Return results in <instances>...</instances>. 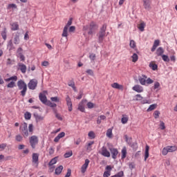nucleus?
I'll return each instance as SVG.
<instances>
[{
  "instance_id": "1",
  "label": "nucleus",
  "mask_w": 177,
  "mask_h": 177,
  "mask_svg": "<svg viewBox=\"0 0 177 177\" xmlns=\"http://www.w3.org/2000/svg\"><path fill=\"white\" fill-rule=\"evenodd\" d=\"M106 30H107V24H104L100 29L98 34L97 35L98 37V42L99 44H102L103 40L104 39V37H107L106 33Z\"/></svg>"
},
{
  "instance_id": "2",
  "label": "nucleus",
  "mask_w": 177,
  "mask_h": 177,
  "mask_svg": "<svg viewBox=\"0 0 177 177\" xmlns=\"http://www.w3.org/2000/svg\"><path fill=\"white\" fill-rule=\"evenodd\" d=\"M17 86L18 89L21 91V95L24 97V96H26V93H27V84H26L24 80H20L17 82Z\"/></svg>"
},
{
  "instance_id": "3",
  "label": "nucleus",
  "mask_w": 177,
  "mask_h": 177,
  "mask_svg": "<svg viewBox=\"0 0 177 177\" xmlns=\"http://www.w3.org/2000/svg\"><path fill=\"white\" fill-rule=\"evenodd\" d=\"M177 147L175 145L173 146H167L166 147L163 148L162 151V154L163 156H167L168 153H174V151H176Z\"/></svg>"
},
{
  "instance_id": "4",
  "label": "nucleus",
  "mask_w": 177,
  "mask_h": 177,
  "mask_svg": "<svg viewBox=\"0 0 177 177\" xmlns=\"http://www.w3.org/2000/svg\"><path fill=\"white\" fill-rule=\"evenodd\" d=\"M38 137L37 136H32L29 138V142L32 149H35L37 145H38Z\"/></svg>"
},
{
  "instance_id": "5",
  "label": "nucleus",
  "mask_w": 177,
  "mask_h": 177,
  "mask_svg": "<svg viewBox=\"0 0 177 177\" xmlns=\"http://www.w3.org/2000/svg\"><path fill=\"white\" fill-rule=\"evenodd\" d=\"M38 85V81L35 79H32L30 80V82L28 84V87L31 91H35V89L37 88V86Z\"/></svg>"
},
{
  "instance_id": "6",
  "label": "nucleus",
  "mask_w": 177,
  "mask_h": 177,
  "mask_svg": "<svg viewBox=\"0 0 177 177\" xmlns=\"http://www.w3.org/2000/svg\"><path fill=\"white\" fill-rule=\"evenodd\" d=\"M96 28H97V25H96V23L91 21L88 27V35H93V32L96 31Z\"/></svg>"
},
{
  "instance_id": "7",
  "label": "nucleus",
  "mask_w": 177,
  "mask_h": 177,
  "mask_svg": "<svg viewBox=\"0 0 177 177\" xmlns=\"http://www.w3.org/2000/svg\"><path fill=\"white\" fill-rule=\"evenodd\" d=\"M71 24H73V18H70V19L67 22V24L64 26V30L62 32V37H68V35L67 33V31H68V27H70Z\"/></svg>"
},
{
  "instance_id": "8",
  "label": "nucleus",
  "mask_w": 177,
  "mask_h": 177,
  "mask_svg": "<svg viewBox=\"0 0 177 177\" xmlns=\"http://www.w3.org/2000/svg\"><path fill=\"white\" fill-rule=\"evenodd\" d=\"M21 131L24 138H27L28 136V127L27 125V123L24 122L23 124L22 127H21Z\"/></svg>"
},
{
  "instance_id": "9",
  "label": "nucleus",
  "mask_w": 177,
  "mask_h": 177,
  "mask_svg": "<svg viewBox=\"0 0 177 177\" xmlns=\"http://www.w3.org/2000/svg\"><path fill=\"white\" fill-rule=\"evenodd\" d=\"M17 57H19L21 62H24L26 60V57L23 55V48L21 47L17 48Z\"/></svg>"
},
{
  "instance_id": "10",
  "label": "nucleus",
  "mask_w": 177,
  "mask_h": 177,
  "mask_svg": "<svg viewBox=\"0 0 177 177\" xmlns=\"http://www.w3.org/2000/svg\"><path fill=\"white\" fill-rule=\"evenodd\" d=\"M89 162H91L89 159H86L85 160L84 164L82 165V166L81 167V172H82V174H85V172H86V169H88V167L89 165Z\"/></svg>"
},
{
  "instance_id": "11",
  "label": "nucleus",
  "mask_w": 177,
  "mask_h": 177,
  "mask_svg": "<svg viewBox=\"0 0 177 177\" xmlns=\"http://www.w3.org/2000/svg\"><path fill=\"white\" fill-rule=\"evenodd\" d=\"M39 160V153H33L32 155V162L33 164H36L37 167H38Z\"/></svg>"
},
{
  "instance_id": "12",
  "label": "nucleus",
  "mask_w": 177,
  "mask_h": 177,
  "mask_svg": "<svg viewBox=\"0 0 177 177\" xmlns=\"http://www.w3.org/2000/svg\"><path fill=\"white\" fill-rule=\"evenodd\" d=\"M39 99L43 104H46V103H48V98H46V95L42 93L39 94Z\"/></svg>"
},
{
  "instance_id": "13",
  "label": "nucleus",
  "mask_w": 177,
  "mask_h": 177,
  "mask_svg": "<svg viewBox=\"0 0 177 177\" xmlns=\"http://www.w3.org/2000/svg\"><path fill=\"white\" fill-rule=\"evenodd\" d=\"M66 104L68 106V111H73V102H71V98L67 95L66 98Z\"/></svg>"
},
{
  "instance_id": "14",
  "label": "nucleus",
  "mask_w": 177,
  "mask_h": 177,
  "mask_svg": "<svg viewBox=\"0 0 177 177\" xmlns=\"http://www.w3.org/2000/svg\"><path fill=\"white\" fill-rule=\"evenodd\" d=\"M132 89L133 91H135V92H137L138 93H142V92H143L144 91L143 86L139 84H137L133 86Z\"/></svg>"
},
{
  "instance_id": "15",
  "label": "nucleus",
  "mask_w": 177,
  "mask_h": 177,
  "mask_svg": "<svg viewBox=\"0 0 177 177\" xmlns=\"http://www.w3.org/2000/svg\"><path fill=\"white\" fill-rule=\"evenodd\" d=\"M101 154L104 157H110V152L109 151V150H107V148L104 146L102 147Z\"/></svg>"
},
{
  "instance_id": "16",
  "label": "nucleus",
  "mask_w": 177,
  "mask_h": 177,
  "mask_svg": "<svg viewBox=\"0 0 177 177\" xmlns=\"http://www.w3.org/2000/svg\"><path fill=\"white\" fill-rule=\"evenodd\" d=\"M109 150L111 151L112 158H113V160H115L117 158V156H118V150L115 148H111L109 149Z\"/></svg>"
},
{
  "instance_id": "17",
  "label": "nucleus",
  "mask_w": 177,
  "mask_h": 177,
  "mask_svg": "<svg viewBox=\"0 0 177 177\" xmlns=\"http://www.w3.org/2000/svg\"><path fill=\"white\" fill-rule=\"evenodd\" d=\"M18 67L23 74H26L27 71V66L24 64L20 62L18 63Z\"/></svg>"
},
{
  "instance_id": "18",
  "label": "nucleus",
  "mask_w": 177,
  "mask_h": 177,
  "mask_svg": "<svg viewBox=\"0 0 177 177\" xmlns=\"http://www.w3.org/2000/svg\"><path fill=\"white\" fill-rule=\"evenodd\" d=\"M126 142L128 143L130 147H132V149H136V147H138V143L132 142L131 139H128V138H126Z\"/></svg>"
},
{
  "instance_id": "19",
  "label": "nucleus",
  "mask_w": 177,
  "mask_h": 177,
  "mask_svg": "<svg viewBox=\"0 0 177 177\" xmlns=\"http://www.w3.org/2000/svg\"><path fill=\"white\" fill-rule=\"evenodd\" d=\"M146 80H147V76L145 75L138 77L139 82L141 85H146Z\"/></svg>"
},
{
  "instance_id": "20",
  "label": "nucleus",
  "mask_w": 177,
  "mask_h": 177,
  "mask_svg": "<svg viewBox=\"0 0 177 177\" xmlns=\"http://www.w3.org/2000/svg\"><path fill=\"white\" fill-rule=\"evenodd\" d=\"M64 136H66V133L64 132H61L59 133L57 136H56L54 139V142H55V143H57V142H59V140H60V139H62V138H64Z\"/></svg>"
},
{
  "instance_id": "21",
  "label": "nucleus",
  "mask_w": 177,
  "mask_h": 177,
  "mask_svg": "<svg viewBox=\"0 0 177 177\" xmlns=\"http://www.w3.org/2000/svg\"><path fill=\"white\" fill-rule=\"evenodd\" d=\"M33 117L35 118L36 122H39L40 121H44V116L40 115L37 113L33 114Z\"/></svg>"
},
{
  "instance_id": "22",
  "label": "nucleus",
  "mask_w": 177,
  "mask_h": 177,
  "mask_svg": "<svg viewBox=\"0 0 177 177\" xmlns=\"http://www.w3.org/2000/svg\"><path fill=\"white\" fill-rule=\"evenodd\" d=\"M143 6L146 10H150L151 7L150 6V0H143Z\"/></svg>"
},
{
  "instance_id": "23",
  "label": "nucleus",
  "mask_w": 177,
  "mask_h": 177,
  "mask_svg": "<svg viewBox=\"0 0 177 177\" xmlns=\"http://www.w3.org/2000/svg\"><path fill=\"white\" fill-rule=\"evenodd\" d=\"M160 46V40L156 39L153 42V45L151 49V52H155L156 49H157V47Z\"/></svg>"
},
{
  "instance_id": "24",
  "label": "nucleus",
  "mask_w": 177,
  "mask_h": 177,
  "mask_svg": "<svg viewBox=\"0 0 177 177\" xmlns=\"http://www.w3.org/2000/svg\"><path fill=\"white\" fill-rule=\"evenodd\" d=\"M12 31H17L19 30V24L17 22H14L10 24Z\"/></svg>"
},
{
  "instance_id": "25",
  "label": "nucleus",
  "mask_w": 177,
  "mask_h": 177,
  "mask_svg": "<svg viewBox=\"0 0 177 177\" xmlns=\"http://www.w3.org/2000/svg\"><path fill=\"white\" fill-rule=\"evenodd\" d=\"M7 48L10 51L13 50V49H15V46H13V41L12 39L8 41Z\"/></svg>"
},
{
  "instance_id": "26",
  "label": "nucleus",
  "mask_w": 177,
  "mask_h": 177,
  "mask_svg": "<svg viewBox=\"0 0 177 177\" xmlns=\"http://www.w3.org/2000/svg\"><path fill=\"white\" fill-rule=\"evenodd\" d=\"M145 27H146V23L142 21L140 24H138V28L140 31L143 32L145 31Z\"/></svg>"
},
{
  "instance_id": "27",
  "label": "nucleus",
  "mask_w": 177,
  "mask_h": 177,
  "mask_svg": "<svg viewBox=\"0 0 177 177\" xmlns=\"http://www.w3.org/2000/svg\"><path fill=\"white\" fill-rule=\"evenodd\" d=\"M62 171H63V165H59L55 169V175H60V174H62Z\"/></svg>"
},
{
  "instance_id": "28",
  "label": "nucleus",
  "mask_w": 177,
  "mask_h": 177,
  "mask_svg": "<svg viewBox=\"0 0 177 177\" xmlns=\"http://www.w3.org/2000/svg\"><path fill=\"white\" fill-rule=\"evenodd\" d=\"M106 120V115H100L97 120V124L98 125H100V124H102V120Z\"/></svg>"
},
{
  "instance_id": "29",
  "label": "nucleus",
  "mask_w": 177,
  "mask_h": 177,
  "mask_svg": "<svg viewBox=\"0 0 177 177\" xmlns=\"http://www.w3.org/2000/svg\"><path fill=\"white\" fill-rule=\"evenodd\" d=\"M163 54H164V49L162 48V47L158 48V49L156 50L157 56H162Z\"/></svg>"
},
{
  "instance_id": "30",
  "label": "nucleus",
  "mask_w": 177,
  "mask_h": 177,
  "mask_svg": "<svg viewBox=\"0 0 177 177\" xmlns=\"http://www.w3.org/2000/svg\"><path fill=\"white\" fill-rule=\"evenodd\" d=\"M7 32H8V30H6V28H4L3 29V31L1 33V37H2V38L4 41H6V38H7L6 34H7Z\"/></svg>"
},
{
  "instance_id": "31",
  "label": "nucleus",
  "mask_w": 177,
  "mask_h": 177,
  "mask_svg": "<svg viewBox=\"0 0 177 177\" xmlns=\"http://www.w3.org/2000/svg\"><path fill=\"white\" fill-rule=\"evenodd\" d=\"M150 147L149 145H146L145 147V161H147V160L149 158V150Z\"/></svg>"
},
{
  "instance_id": "32",
  "label": "nucleus",
  "mask_w": 177,
  "mask_h": 177,
  "mask_svg": "<svg viewBox=\"0 0 177 177\" xmlns=\"http://www.w3.org/2000/svg\"><path fill=\"white\" fill-rule=\"evenodd\" d=\"M112 88L114 89H122V85L119 84L118 83H113L111 84Z\"/></svg>"
},
{
  "instance_id": "33",
  "label": "nucleus",
  "mask_w": 177,
  "mask_h": 177,
  "mask_svg": "<svg viewBox=\"0 0 177 177\" xmlns=\"http://www.w3.org/2000/svg\"><path fill=\"white\" fill-rule=\"evenodd\" d=\"M14 44L15 45H19L20 44V36L16 35L14 37Z\"/></svg>"
},
{
  "instance_id": "34",
  "label": "nucleus",
  "mask_w": 177,
  "mask_h": 177,
  "mask_svg": "<svg viewBox=\"0 0 177 177\" xmlns=\"http://www.w3.org/2000/svg\"><path fill=\"white\" fill-rule=\"evenodd\" d=\"M95 142L90 141L88 145H86V150L87 151H92V145H93Z\"/></svg>"
},
{
  "instance_id": "35",
  "label": "nucleus",
  "mask_w": 177,
  "mask_h": 177,
  "mask_svg": "<svg viewBox=\"0 0 177 177\" xmlns=\"http://www.w3.org/2000/svg\"><path fill=\"white\" fill-rule=\"evenodd\" d=\"M57 162V157L53 158L48 163L49 167H52V165H55Z\"/></svg>"
},
{
  "instance_id": "36",
  "label": "nucleus",
  "mask_w": 177,
  "mask_h": 177,
  "mask_svg": "<svg viewBox=\"0 0 177 177\" xmlns=\"http://www.w3.org/2000/svg\"><path fill=\"white\" fill-rule=\"evenodd\" d=\"M156 107H157V104H153L149 106V107L147 109V111H153V110H156Z\"/></svg>"
},
{
  "instance_id": "37",
  "label": "nucleus",
  "mask_w": 177,
  "mask_h": 177,
  "mask_svg": "<svg viewBox=\"0 0 177 177\" xmlns=\"http://www.w3.org/2000/svg\"><path fill=\"white\" fill-rule=\"evenodd\" d=\"M149 67L153 70V71H156V70L158 68V66L157 64L152 63L149 64Z\"/></svg>"
},
{
  "instance_id": "38",
  "label": "nucleus",
  "mask_w": 177,
  "mask_h": 177,
  "mask_svg": "<svg viewBox=\"0 0 177 177\" xmlns=\"http://www.w3.org/2000/svg\"><path fill=\"white\" fill-rule=\"evenodd\" d=\"M89 59H91V63H95V59H96V55L94 53L90 54Z\"/></svg>"
},
{
  "instance_id": "39",
  "label": "nucleus",
  "mask_w": 177,
  "mask_h": 177,
  "mask_svg": "<svg viewBox=\"0 0 177 177\" xmlns=\"http://www.w3.org/2000/svg\"><path fill=\"white\" fill-rule=\"evenodd\" d=\"M129 46L132 49H135L136 48V42H135L133 40L131 39L129 43Z\"/></svg>"
},
{
  "instance_id": "40",
  "label": "nucleus",
  "mask_w": 177,
  "mask_h": 177,
  "mask_svg": "<svg viewBox=\"0 0 177 177\" xmlns=\"http://www.w3.org/2000/svg\"><path fill=\"white\" fill-rule=\"evenodd\" d=\"M77 109H78V110H80V111H82V113H84L85 111V107L82 104V102L79 104Z\"/></svg>"
},
{
  "instance_id": "41",
  "label": "nucleus",
  "mask_w": 177,
  "mask_h": 177,
  "mask_svg": "<svg viewBox=\"0 0 177 177\" xmlns=\"http://www.w3.org/2000/svg\"><path fill=\"white\" fill-rule=\"evenodd\" d=\"M73 156V151H70L64 153V158H70Z\"/></svg>"
},
{
  "instance_id": "42",
  "label": "nucleus",
  "mask_w": 177,
  "mask_h": 177,
  "mask_svg": "<svg viewBox=\"0 0 177 177\" xmlns=\"http://www.w3.org/2000/svg\"><path fill=\"white\" fill-rule=\"evenodd\" d=\"M131 57H132V62L133 63H136V62H138V54L133 53Z\"/></svg>"
},
{
  "instance_id": "43",
  "label": "nucleus",
  "mask_w": 177,
  "mask_h": 177,
  "mask_svg": "<svg viewBox=\"0 0 177 177\" xmlns=\"http://www.w3.org/2000/svg\"><path fill=\"white\" fill-rule=\"evenodd\" d=\"M47 104V106H49V107H51L52 109H54V107H57V104L50 102V101H48L47 102V103L46 104Z\"/></svg>"
},
{
  "instance_id": "44",
  "label": "nucleus",
  "mask_w": 177,
  "mask_h": 177,
  "mask_svg": "<svg viewBox=\"0 0 177 177\" xmlns=\"http://www.w3.org/2000/svg\"><path fill=\"white\" fill-rule=\"evenodd\" d=\"M161 57H162L163 62H166L167 63H169L170 59H169V57H168V55H162Z\"/></svg>"
},
{
  "instance_id": "45",
  "label": "nucleus",
  "mask_w": 177,
  "mask_h": 177,
  "mask_svg": "<svg viewBox=\"0 0 177 177\" xmlns=\"http://www.w3.org/2000/svg\"><path fill=\"white\" fill-rule=\"evenodd\" d=\"M125 157H127V149L124 147L122 149V159L125 158Z\"/></svg>"
},
{
  "instance_id": "46",
  "label": "nucleus",
  "mask_w": 177,
  "mask_h": 177,
  "mask_svg": "<svg viewBox=\"0 0 177 177\" xmlns=\"http://www.w3.org/2000/svg\"><path fill=\"white\" fill-rule=\"evenodd\" d=\"M106 136L108 138H111L113 136V130L111 129H109L106 131Z\"/></svg>"
},
{
  "instance_id": "47",
  "label": "nucleus",
  "mask_w": 177,
  "mask_h": 177,
  "mask_svg": "<svg viewBox=\"0 0 177 177\" xmlns=\"http://www.w3.org/2000/svg\"><path fill=\"white\" fill-rule=\"evenodd\" d=\"M25 120H31V113L30 112H26L24 114Z\"/></svg>"
},
{
  "instance_id": "48",
  "label": "nucleus",
  "mask_w": 177,
  "mask_h": 177,
  "mask_svg": "<svg viewBox=\"0 0 177 177\" xmlns=\"http://www.w3.org/2000/svg\"><path fill=\"white\" fill-rule=\"evenodd\" d=\"M88 136L90 138V139H95V133L93 131L88 132Z\"/></svg>"
},
{
  "instance_id": "49",
  "label": "nucleus",
  "mask_w": 177,
  "mask_h": 177,
  "mask_svg": "<svg viewBox=\"0 0 177 177\" xmlns=\"http://www.w3.org/2000/svg\"><path fill=\"white\" fill-rule=\"evenodd\" d=\"M15 140H17V142H21V140H23V136L20 135H17L15 136Z\"/></svg>"
},
{
  "instance_id": "50",
  "label": "nucleus",
  "mask_w": 177,
  "mask_h": 177,
  "mask_svg": "<svg viewBox=\"0 0 177 177\" xmlns=\"http://www.w3.org/2000/svg\"><path fill=\"white\" fill-rule=\"evenodd\" d=\"M6 81H17V76H12L8 78Z\"/></svg>"
},
{
  "instance_id": "51",
  "label": "nucleus",
  "mask_w": 177,
  "mask_h": 177,
  "mask_svg": "<svg viewBox=\"0 0 177 177\" xmlns=\"http://www.w3.org/2000/svg\"><path fill=\"white\" fill-rule=\"evenodd\" d=\"M17 6L15 3H11L8 5V9H17Z\"/></svg>"
},
{
  "instance_id": "52",
  "label": "nucleus",
  "mask_w": 177,
  "mask_h": 177,
  "mask_svg": "<svg viewBox=\"0 0 177 177\" xmlns=\"http://www.w3.org/2000/svg\"><path fill=\"white\" fill-rule=\"evenodd\" d=\"M142 104H150V103H151V102H150L149 100H142L141 101Z\"/></svg>"
},
{
  "instance_id": "53",
  "label": "nucleus",
  "mask_w": 177,
  "mask_h": 177,
  "mask_svg": "<svg viewBox=\"0 0 177 177\" xmlns=\"http://www.w3.org/2000/svg\"><path fill=\"white\" fill-rule=\"evenodd\" d=\"M15 82H10L8 84L7 86L8 88H15Z\"/></svg>"
},
{
  "instance_id": "54",
  "label": "nucleus",
  "mask_w": 177,
  "mask_h": 177,
  "mask_svg": "<svg viewBox=\"0 0 177 177\" xmlns=\"http://www.w3.org/2000/svg\"><path fill=\"white\" fill-rule=\"evenodd\" d=\"M122 124H127L128 122V117H123L122 118Z\"/></svg>"
},
{
  "instance_id": "55",
  "label": "nucleus",
  "mask_w": 177,
  "mask_h": 177,
  "mask_svg": "<svg viewBox=\"0 0 177 177\" xmlns=\"http://www.w3.org/2000/svg\"><path fill=\"white\" fill-rule=\"evenodd\" d=\"M95 106V104L91 102L87 103V107L88 109H93V107Z\"/></svg>"
},
{
  "instance_id": "56",
  "label": "nucleus",
  "mask_w": 177,
  "mask_h": 177,
  "mask_svg": "<svg viewBox=\"0 0 177 177\" xmlns=\"http://www.w3.org/2000/svg\"><path fill=\"white\" fill-rule=\"evenodd\" d=\"M160 129H162V131H163V129H165V123H164V122L160 121Z\"/></svg>"
},
{
  "instance_id": "57",
  "label": "nucleus",
  "mask_w": 177,
  "mask_h": 177,
  "mask_svg": "<svg viewBox=\"0 0 177 177\" xmlns=\"http://www.w3.org/2000/svg\"><path fill=\"white\" fill-rule=\"evenodd\" d=\"M158 88H160V82H155L154 86H153V89H158Z\"/></svg>"
},
{
  "instance_id": "58",
  "label": "nucleus",
  "mask_w": 177,
  "mask_h": 177,
  "mask_svg": "<svg viewBox=\"0 0 177 177\" xmlns=\"http://www.w3.org/2000/svg\"><path fill=\"white\" fill-rule=\"evenodd\" d=\"M136 100L139 101V100H142L143 99V97H142V95L140 94H137L136 95Z\"/></svg>"
},
{
  "instance_id": "59",
  "label": "nucleus",
  "mask_w": 177,
  "mask_h": 177,
  "mask_svg": "<svg viewBox=\"0 0 177 177\" xmlns=\"http://www.w3.org/2000/svg\"><path fill=\"white\" fill-rule=\"evenodd\" d=\"M153 82H154V81L150 77H149L147 80L146 79V84H148V85H150V84H153Z\"/></svg>"
},
{
  "instance_id": "60",
  "label": "nucleus",
  "mask_w": 177,
  "mask_h": 177,
  "mask_svg": "<svg viewBox=\"0 0 177 177\" xmlns=\"http://www.w3.org/2000/svg\"><path fill=\"white\" fill-rule=\"evenodd\" d=\"M71 169H68L67 170V173L65 175L64 177H71Z\"/></svg>"
},
{
  "instance_id": "61",
  "label": "nucleus",
  "mask_w": 177,
  "mask_h": 177,
  "mask_svg": "<svg viewBox=\"0 0 177 177\" xmlns=\"http://www.w3.org/2000/svg\"><path fill=\"white\" fill-rule=\"evenodd\" d=\"M110 175H111V172L106 171L104 172L103 176L109 177V176H110Z\"/></svg>"
},
{
  "instance_id": "62",
  "label": "nucleus",
  "mask_w": 177,
  "mask_h": 177,
  "mask_svg": "<svg viewBox=\"0 0 177 177\" xmlns=\"http://www.w3.org/2000/svg\"><path fill=\"white\" fill-rule=\"evenodd\" d=\"M68 86H71V88H73V86L75 85V83L74 82V80H71L68 83Z\"/></svg>"
},
{
  "instance_id": "63",
  "label": "nucleus",
  "mask_w": 177,
  "mask_h": 177,
  "mask_svg": "<svg viewBox=\"0 0 177 177\" xmlns=\"http://www.w3.org/2000/svg\"><path fill=\"white\" fill-rule=\"evenodd\" d=\"M28 131L29 132H32V131H34V126L32 125V124H29Z\"/></svg>"
},
{
  "instance_id": "64",
  "label": "nucleus",
  "mask_w": 177,
  "mask_h": 177,
  "mask_svg": "<svg viewBox=\"0 0 177 177\" xmlns=\"http://www.w3.org/2000/svg\"><path fill=\"white\" fill-rule=\"evenodd\" d=\"M154 117H155V118H158V117H159V115H160V111H154Z\"/></svg>"
}]
</instances>
